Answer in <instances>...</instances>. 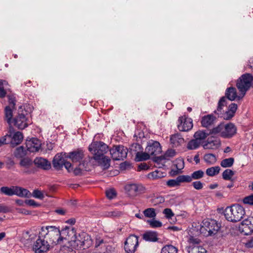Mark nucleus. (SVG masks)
Wrapping results in <instances>:
<instances>
[{
  "instance_id": "obj_1",
  "label": "nucleus",
  "mask_w": 253,
  "mask_h": 253,
  "mask_svg": "<svg viewBox=\"0 0 253 253\" xmlns=\"http://www.w3.org/2000/svg\"><path fill=\"white\" fill-rule=\"evenodd\" d=\"M66 159L69 160L65 165L67 171L75 175H81L84 171V163L81 161L84 158V154L82 152L75 151L66 154Z\"/></svg>"
},
{
  "instance_id": "obj_2",
  "label": "nucleus",
  "mask_w": 253,
  "mask_h": 253,
  "mask_svg": "<svg viewBox=\"0 0 253 253\" xmlns=\"http://www.w3.org/2000/svg\"><path fill=\"white\" fill-rule=\"evenodd\" d=\"M192 224L197 225L198 231L204 237H210L215 235L220 229V224L216 220L211 218H206L201 222L195 221Z\"/></svg>"
},
{
  "instance_id": "obj_3",
  "label": "nucleus",
  "mask_w": 253,
  "mask_h": 253,
  "mask_svg": "<svg viewBox=\"0 0 253 253\" xmlns=\"http://www.w3.org/2000/svg\"><path fill=\"white\" fill-rule=\"evenodd\" d=\"M245 208L239 204H233L227 206L223 211L225 218L230 222L237 223L241 221L246 216Z\"/></svg>"
},
{
  "instance_id": "obj_4",
  "label": "nucleus",
  "mask_w": 253,
  "mask_h": 253,
  "mask_svg": "<svg viewBox=\"0 0 253 253\" xmlns=\"http://www.w3.org/2000/svg\"><path fill=\"white\" fill-rule=\"evenodd\" d=\"M60 232L62 243L64 241H67L69 246L73 249L81 248L84 245V242L78 238L74 228L66 226L60 230Z\"/></svg>"
},
{
  "instance_id": "obj_5",
  "label": "nucleus",
  "mask_w": 253,
  "mask_h": 253,
  "mask_svg": "<svg viewBox=\"0 0 253 253\" xmlns=\"http://www.w3.org/2000/svg\"><path fill=\"white\" fill-rule=\"evenodd\" d=\"M41 230L43 232L46 231V235L50 245L54 246L62 244L60 230L59 227L47 226L42 227Z\"/></svg>"
},
{
  "instance_id": "obj_6",
  "label": "nucleus",
  "mask_w": 253,
  "mask_h": 253,
  "mask_svg": "<svg viewBox=\"0 0 253 253\" xmlns=\"http://www.w3.org/2000/svg\"><path fill=\"white\" fill-rule=\"evenodd\" d=\"M237 132V128L235 125L232 123L226 125L220 124L213 128L211 131V134H219L224 138H230L234 135Z\"/></svg>"
},
{
  "instance_id": "obj_7",
  "label": "nucleus",
  "mask_w": 253,
  "mask_h": 253,
  "mask_svg": "<svg viewBox=\"0 0 253 253\" xmlns=\"http://www.w3.org/2000/svg\"><path fill=\"white\" fill-rule=\"evenodd\" d=\"M27 112L25 108H23L22 106L18 110V114L13 120V124L19 129H24L32 123Z\"/></svg>"
},
{
  "instance_id": "obj_8",
  "label": "nucleus",
  "mask_w": 253,
  "mask_h": 253,
  "mask_svg": "<svg viewBox=\"0 0 253 253\" xmlns=\"http://www.w3.org/2000/svg\"><path fill=\"white\" fill-rule=\"evenodd\" d=\"M253 81V76L250 74L242 75L237 81L236 86L240 92V96L243 97L250 88Z\"/></svg>"
},
{
  "instance_id": "obj_9",
  "label": "nucleus",
  "mask_w": 253,
  "mask_h": 253,
  "mask_svg": "<svg viewBox=\"0 0 253 253\" xmlns=\"http://www.w3.org/2000/svg\"><path fill=\"white\" fill-rule=\"evenodd\" d=\"M197 225L195 224H192L191 227H189L186 230L187 236V242L190 245L197 246L200 243V240L197 237L201 235L200 232L198 231Z\"/></svg>"
},
{
  "instance_id": "obj_10",
  "label": "nucleus",
  "mask_w": 253,
  "mask_h": 253,
  "mask_svg": "<svg viewBox=\"0 0 253 253\" xmlns=\"http://www.w3.org/2000/svg\"><path fill=\"white\" fill-rule=\"evenodd\" d=\"M238 230L245 235L252 234L253 233V216H249L242 220L238 225Z\"/></svg>"
},
{
  "instance_id": "obj_11",
  "label": "nucleus",
  "mask_w": 253,
  "mask_h": 253,
  "mask_svg": "<svg viewBox=\"0 0 253 253\" xmlns=\"http://www.w3.org/2000/svg\"><path fill=\"white\" fill-rule=\"evenodd\" d=\"M89 150L93 154V159L95 155H99L100 157L104 155L108 150V146L101 142H92L89 146Z\"/></svg>"
},
{
  "instance_id": "obj_12",
  "label": "nucleus",
  "mask_w": 253,
  "mask_h": 253,
  "mask_svg": "<svg viewBox=\"0 0 253 253\" xmlns=\"http://www.w3.org/2000/svg\"><path fill=\"white\" fill-rule=\"evenodd\" d=\"M50 245L44 239L39 238L32 246V250L35 253H44L50 249Z\"/></svg>"
},
{
  "instance_id": "obj_13",
  "label": "nucleus",
  "mask_w": 253,
  "mask_h": 253,
  "mask_svg": "<svg viewBox=\"0 0 253 253\" xmlns=\"http://www.w3.org/2000/svg\"><path fill=\"white\" fill-rule=\"evenodd\" d=\"M193 120L186 115L179 117L177 123L178 129L181 131H187L193 128Z\"/></svg>"
},
{
  "instance_id": "obj_14",
  "label": "nucleus",
  "mask_w": 253,
  "mask_h": 253,
  "mask_svg": "<svg viewBox=\"0 0 253 253\" xmlns=\"http://www.w3.org/2000/svg\"><path fill=\"white\" fill-rule=\"evenodd\" d=\"M110 152L112 159L114 160L119 161L126 158L127 150L123 146H117L112 148Z\"/></svg>"
},
{
  "instance_id": "obj_15",
  "label": "nucleus",
  "mask_w": 253,
  "mask_h": 253,
  "mask_svg": "<svg viewBox=\"0 0 253 253\" xmlns=\"http://www.w3.org/2000/svg\"><path fill=\"white\" fill-rule=\"evenodd\" d=\"M138 246V237L135 235H130L125 243V250L128 253H133Z\"/></svg>"
},
{
  "instance_id": "obj_16",
  "label": "nucleus",
  "mask_w": 253,
  "mask_h": 253,
  "mask_svg": "<svg viewBox=\"0 0 253 253\" xmlns=\"http://www.w3.org/2000/svg\"><path fill=\"white\" fill-rule=\"evenodd\" d=\"M66 156V154L63 153L57 154L54 156L52 161V164L56 169H61L63 166L65 168L66 164L68 162Z\"/></svg>"
},
{
  "instance_id": "obj_17",
  "label": "nucleus",
  "mask_w": 253,
  "mask_h": 253,
  "mask_svg": "<svg viewBox=\"0 0 253 253\" xmlns=\"http://www.w3.org/2000/svg\"><path fill=\"white\" fill-rule=\"evenodd\" d=\"M125 190L130 196H136L143 192L144 188L141 185L131 183L126 184L125 187Z\"/></svg>"
},
{
  "instance_id": "obj_18",
  "label": "nucleus",
  "mask_w": 253,
  "mask_h": 253,
  "mask_svg": "<svg viewBox=\"0 0 253 253\" xmlns=\"http://www.w3.org/2000/svg\"><path fill=\"white\" fill-rule=\"evenodd\" d=\"M23 140V135L20 131L10 130L8 134V142L13 147L20 144Z\"/></svg>"
},
{
  "instance_id": "obj_19",
  "label": "nucleus",
  "mask_w": 253,
  "mask_h": 253,
  "mask_svg": "<svg viewBox=\"0 0 253 253\" xmlns=\"http://www.w3.org/2000/svg\"><path fill=\"white\" fill-rule=\"evenodd\" d=\"M37 236V234L34 231L28 230L23 234L21 241L25 246L29 247L32 241L36 238Z\"/></svg>"
},
{
  "instance_id": "obj_20",
  "label": "nucleus",
  "mask_w": 253,
  "mask_h": 253,
  "mask_svg": "<svg viewBox=\"0 0 253 253\" xmlns=\"http://www.w3.org/2000/svg\"><path fill=\"white\" fill-rule=\"evenodd\" d=\"M27 150L31 152L38 151L41 147V141L35 138H33L26 141Z\"/></svg>"
},
{
  "instance_id": "obj_21",
  "label": "nucleus",
  "mask_w": 253,
  "mask_h": 253,
  "mask_svg": "<svg viewBox=\"0 0 253 253\" xmlns=\"http://www.w3.org/2000/svg\"><path fill=\"white\" fill-rule=\"evenodd\" d=\"M146 151L148 152L150 156H156L161 153L162 149L160 143L157 141H155L147 145Z\"/></svg>"
},
{
  "instance_id": "obj_22",
  "label": "nucleus",
  "mask_w": 253,
  "mask_h": 253,
  "mask_svg": "<svg viewBox=\"0 0 253 253\" xmlns=\"http://www.w3.org/2000/svg\"><path fill=\"white\" fill-rule=\"evenodd\" d=\"M221 145V142L219 138L211 137L209 138L203 145L205 149H216Z\"/></svg>"
},
{
  "instance_id": "obj_23",
  "label": "nucleus",
  "mask_w": 253,
  "mask_h": 253,
  "mask_svg": "<svg viewBox=\"0 0 253 253\" xmlns=\"http://www.w3.org/2000/svg\"><path fill=\"white\" fill-rule=\"evenodd\" d=\"M170 141L173 147L182 145L185 142L184 138L179 133L172 134L170 137Z\"/></svg>"
},
{
  "instance_id": "obj_24",
  "label": "nucleus",
  "mask_w": 253,
  "mask_h": 253,
  "mask_svg": "<svg viewBox=\"0 0 253 253\" xmlns=\"http://www.w3.org/2000/svg\"><path fill=\"white\" fill-rule=\"evenodd\" d=\"M35 165L39 168L48 170L51 168V164L50 162L45 159L42 158H37L34 160Z\"/></svg>"
},
{
  "instance_id": "obj_25",
  "label": "nucleus",
  "mask_w": 253,
  "mask_h": 253,
  "mask_svg": "<svg viewBox=\"0 0 253 253\" xmlns=\"http://www.w3.org/2000/svg\"><path fill=\"white\" fill-rule=\"evenodd\" d=\"M103 169H107L110 166V160L104 155L100 157L99 155H95L94 159Z\"/></svg>"
},
{
  "instance_id": "obj_26",
  "label": "nucleus",
  "mask_w": 253,
  "mask_h": 253,
  "mask_svg": "<svg viewBox=\"0 0 253 253\" xmlns=\"http://www.w3.org/2000/svg\"><path fill=\"white\" fill-rule=\"evenodd\" d=\"M226 95L227 97L231 101L235 100L237 98L243 97L240 96V92H239V94H238L236 88L232 87H229L226 89Z\"/></svg>"
},
{
  "instance_id": "obj_27",
  "label": "nucleus",
  "mask_w": 253,
  "mask_h": 253,
  "mask_svg": "<svg viewBox=\"0 0 253 253\" xmlns=\"http://www.w3.org/2000/svg\"><path fill=\"white\" fill-rule=\"evenodd\" d=\"M15 195L22 198H30L32 197V193L26 188L16 186Z\"/></svg>"
},
{
  "instance_id": "obj_28",
  "label": "nucleus",
  "mask_w": 253,
  "mask_h": 253,
  "mask_svg": "<svg viewBox=\"0 0 253 253\" xmlns=\"http://www.w3.org/2000/svg\"><path fill=\"white\" fill-rule=\"evenodd\" d=\"M237 109V105L232 103L229 105L228 110L224 114L223 118L225 120H229L232 118Z\"/></svg>"
},
{
  "instance_id": "obj_29",
  "label": "nucleus",
  "mask_w": 253,
  "mask_h": 253,
  "mask_svg": "<svg viewBox=\"0 0 253 253\" xmlns=\"http://www.w3.org/2000/svg\"><path fill=\"white\" fill-rule=\"evenodd\" d=\"M214 120L215 118L212 115L205 116L201 120L202 126L206 127H208L213 123Z\"/></svg>"
},
{
  "instance_id": "obj_30",
  "label": "nucleus",
  "mask_w": 253,
  "mask_h": 253,
  "mask_svg": "<svg viewBox=\"0 0 253 253\" xmlns=\"http://www.w3.org/2000/svg\"><path fill=\"white\" fill-rule=\"evenodd\" d=\"M143 237L146 241L156 242L158 241L157 233L156 232H147L143 234Z\"/></svg>"
},
{
  "instance_id": "obj_31",
  "label": "nucleus",
  "mask_w": 253,
  "mask_h": 253,
  "mask_svg": "<svg viewBox=\"0 0 253 253\" xmlns=\"http://www.w3.org/2000/svg\"><path fill=\"white\" fill-rule=\"evenodd\" d=\"M0 192L7 196L15 195L16 186H12L10 187L4 186L0 188Z\"/></svg>"
},
{
  "instance_id": "obj_32",
  "label": "nucleus",
  "mask_w": 253,
  "mask_h": 253,
  "mask_svg": "<svg viewBox=\"0 0 253 253\" xmlns=\"http://www.w3.org/2000/svg\"><path fill=\"white\" fill-rule=\"evenodd\" d=\"M208 135V133L205 130H198L194 133L193 137L200 142V141L204 140Z\"/></svg>"
},
{
  "instance_id": "obj_33",
  "label": "nucleus",
  "mask_w": 253,
  "mask_h": 253,
  "mask_svg": "<svg viewBox=\"0 0 253 253\" xmlns=\"http://www.w3.org/2000/svg\"><path fill=\"white\" fill-rule=\"evenodd\" d=\"M178 249L172 245H167L164 246L161 249L160 253H177Z\"/></svg>"
},
{
  "instance_id": "obj_34",
  "label": "nucleus",
  "mask_w": 253,
  "mask_h": 253,
  "mask_svg": "<svg viewBox=\"0 0 253 253\" xmlns=\"http://www.w3.org/2000/svg\"><path fill=\"white\" fill-rule=\"evenodd\" d=\"M164 176V173L160 170H156L147 174V177L151 180H156Z\"/></svg>"
},
{
  "instance_id": "obj_35",
  "label": "nucleus",
  "mask_w": 253,
  "mask_h": 253,
  "mask_svg": "<svg viewBox=\"0 0 253 253\" xmlns=\"http://www.w3.org/2000/svg\"><path fill=\"white\" fill-rule=\"evenodd\" d=\"M204 160L205 162L210 165L215 164L217 161L216 156L212 154H207L204 155Z\"/></svg>"
},
{
  "instance_id": "obj_36",
  "label": "nucleus",
  "mask_w": 253,
  "mask_h": 253,
  "mask_svg": "<svg viewBox=\"0 0 253 253\" xmlns=\"http://www.w3.org/2000/svg\"><path fill=\"white\" fill-rule=\"evenodd\" d=\"M220 170L219 166H215L206 169V174L210 176H214L218 174Z\"/></svg>"
},
{
  "instance_id": "obj_37",
  "label": "nucleus",
  "mask_w": 253,
  "mask_h": 253,
  "mask_svg": "<svg viewBox=\"0 0 253 253\" xmlns=\"http://www.w3.org/2000/svg\"><path fill=\"white\" fill-rule=\"evenodd\" d=\"M192 246H189L188 248V253H206V250L202 247L201 246H194V247H191Z\"/></svg>"
},
{
  "instance_id": "obj_38",
  "label": "nucleus",
  "mask_w": 253,
  "mask_h": 253,
  "mask_svg": "<svg viewBox=\"0 0 253 253\" xmlns=\"http://www.w3.org/2000/svg\"><path fill=\"white\" fill-rule=\"evenodd\" d=\"M234 163L233 158H229L223 159L220 162V166L224 168L231 167Z\"/></svg>"
},
{
  "instance_id": "obj_39",
  "label": "nucleus",
  "mask_w": 253,
  "mask_h": 253,
  "mask_svg": "<svg viewBox=\"0 0 253 253\" xmlns=\"http://www.w3.org/2000/svg\"><path fill=\"white\" fill-rule=\"evenodd\" d=\"M200 145V142L194 138L188 142L187 145V148L189 150H194L197 149Z\"/></svg>"
},
{
  "instance_id": "obj_40",
  "label": "nucleus",
  "mask_w": 253,
  "mask_h": 253,
  "mask_svg": "<svg viewBox=\"0 0 253 253\" xmlns=\"http://www.w3.org/2000/svg\"><path fill=\"white\" fill-rule=\"evenodd\" d=\"M150 155L146 151L145 152H137L136 153V159L137 161L146 160L149 159Z\"/></svg>"
},
{
  "instance_id": "obj_41",
  "label": "nucleus",
  "mask_w": 253,
  "mask_h": 253,
  "mask_svg": "<svg viewBox=\"0 0 253 253\" xmlns=\"http://www.w3.org/2000/svg\"><path fill=\"white\" fill-rule=\"evenodd\" d=\"M235 172L233 170L226 169L222 172V177L224 180H231Z\"/></svg>"
},
{
  "instance_id": "obj_42",
  "label": "nucleus",
  "mask_w": 253,
  "mask_h": 253,
  "mask_svg": "<svg viewBox=\"0 0 253 253\" xmlns=\"http://www.w3.org/2000/svg\"><path fill=\"white\" fill-rule=\"evenodd\" d=\"M12 108L10 106H6L5 108V117L7 123L10 124L12 123Z\"/></svg>"
},
{
  "instance_id": "obj_43",
  "label": "nucleus",
  "mask_w": 253,
  "mask_h": 253,
  "mask_svg": "<svg viewBox=\"0 0 253 253\" xmlns=\"http://www.w3.org/2000/svg\"><path fill=\"white\" fill-rule=\"evenodd\" d=\"M143 214L145 217L148 218H155L156 216V210L154 208H148L143 211Z\"/></svg>"
},
{
  "instance_id": "obj_44",
  "label": "nucleus",
  "mask_w": 253,
  "mask_h": 253,
  "mask_svg": "<svg viewBox=\"0 0 253 253\" xmlns=\"http://www.w3.org/2000/svg\"><path fill=\"white\" fill-rule=\"evenodd\" d=\"M32 164V160L29 158H22L20 162V166L25 168H29Z\"/></svg>"
},
{
  "instance_id": "obj_45",
  "label": "nucleus",
  "mask_w": 253,
  "mask_h": 253,
  "mask_svg": "<svg viewBox=\"0 0 253 253\" xmlns=\"http://www.w3.org/2000/svg\"><path fill=\"white\" fill-rule=\"evenodd\" d=\"M147 222L152 228H158L162 226V223L160 221L156 219L155 218L151 220H148Z\"/></svg>"
},
{
  "instance_id": "obj_46",
  "label": "nucleus",
  "mask_w": 253,
  "mask_h": 253,
  "mask_svg": "<svg viewBox=\"0 0 253 253\" xmlns=\"http://www.w3.org/2000/svg\"><path fill=\"white\" fill-rule=\"evenodd\" d=\"M32 196L35 198L40 200H42L44 197L43 192L39 190L38 189H36L33 190Z\"/></svg>"
},
{
  "instance_id": "obj_47",
  "label": "nucleus",
  "mask_w": 253,
  "mask_h": 253,
  "mask_svg": "<svg viewBox=\"0 0 253 253\" xmlns=\"http://www.w3.org/2000/svg\"><path fill=\"white\" fill-rule=\"evenodd\" d=\"M242 203L245 205L253 206V194L248 195L243 198Z\"/></svg>"
},
{
  "instance_id": "obj_48",
  "label": "nucleus",
  "mask_w": 253,
  "mask_h": 253,
  "mask_svg": "<svg viewBox=\"0 0 253 253\" xmlns=\"http://www.w3.org/2000/svg\"><path fill=\"white\" fill-rule=\"evenodd\" d=\"M25 155L26 151L22 146L17 148L14 152V156L17 158H22Z\"/></svg>"
},
{
  "instance_id": "obj_49",
  "label": "nucleus",
  "mask_w": 253,
  "mask_h": 253,
  "mask_svg": "<svg viewBox=\"0 0 253 253\" xmlns=\"http://www.w3.org/2000/svg\"><path fill=\"white\" fill-rule=\"evenodd\" d=\"M177 177L179 179L180 184L181 183H189L192 181V177H191V175H181L177 176Z\"/></svg>"
},
{
  "instance_id": "obj_50",
  "label": "nucleus",
  "mask_w": 253,
  "mask_h": 253,
  "mask_svg": "<svg viewBox=\"0 0 253 253\" xmlns=\"http://www.w3.org/2000/svg\"><path fill=\"white\" fill-rule=\"evenodd\" d=\"M106 195L109 199H113L116 197V191L113 188H110L106 191Z\"/></svg>"
},
{
  "instance_id": "obj_51",
  "label": "nucleus",
  "mask_w": 253,
  "mask_h": 253,
  "mask_svg": "<svg viewBox=\"0 0 253 253\" xmlns=\"http://www.w3.org/2000/svg\"><path fill=\"white\" fill-rule=\"evenodd\" d=\"M167 184L170 187H177L180 185L179 179L177 177L175 179H170L167 182Z\"/></svg>"
},
{
  "instance_id": "obj_52",
  "label": "nucleus",
  "mask_w": 253,
  "mask_h": 253,
  "mask_svg": "<svg viewBox=\"0 0 253 253\" xmlns=\"http://www.w3.org/2000/svg\"><path fill=\"white\" fill-rule=\"evenodd\" d=\"M204 174V171L202 170H199L193 172L191 175L192 180L193 179H198L203 177Z\"/></svg>"
},
{
  "instance_id": "obj_53",
  "label": "nucleus",
  "mask_w": 253,
  "mask_h": 253,
  "mask_svg": "<svg viewBox=\"0 0 253 253\" xmlns=\"http://www.w3.org/2000/svg\"><path fill=\"white\" fill-rule=\"evenodd\" d=\"M174 165L178 170H181L184 167L183 160L182 159H177L175 162Z\"/></svg>"
},
{
  "instance_id": "obj_54",
  "label": "nucleus",
  "mask_w": 253,
  "mask_h": 253,
  "mask_svg": "<svg viewBox=\"0 0 253 253\" xmlns=\"http://www.w3.org/2000/svg\"><path fill=\"white\" fill-rule=\"evenodd\" d=\"M163 213L165 214V217L168 219L171 218L174 214L170 209L167 208L164 210Z\"/></svg>"
},
{
  "instance_id": "obj_55",
  "label": "nucleus",
  "mask_w": 253,
  "mask_h": 253,
  "mask_svg": "<svg viewBox=\"0 0 253 253\" xmlns=\"http://www.w3.org/2000/svg\"><path fill=\"white\" fill-rule=\"evenodd\" d=\"M25 203L26 205L34 208L40 207L41 206L40 204L36 202L35 201L32 199L26 200L25 201Z\"/></svg>"
},
{
  "instance_id": "obj_56",
  "label": "nucleus",
  "mask_w": 253,
  "mask_h": 253,
  "mask_svg": "<svg viewBox=\"0 0 253 253\" xmlns=\"http://www.w3.org/2000/svg\"><path fill=\"white\" fill-rule=\"evenodd\" d=\"M226 99L224 97H222L218 102V107H217V111H221L223 107L226 105Z\"/></svg>"
},
{
  "instance_id": "obj_57",
  "label": "nucleus",
  "mask_w": 253,
  "mask_h": 253,
  "mask_svg": "<svg viewBox=\"0 0 253 253\" xmlns=\"http://www.w3.org/2000/svg\"><path fill=\"white\" fill-rule=\"evenodd\" d=\"M192 185L194 188L196 190L202 189L203 187V183L200 181H196L193 182Z\"/></svg>"
},
{
  "instance_id": "obj_58",
  "label": "nucleus",
  "mask_w": 253,
  "mask_h": 253,
  "mask_svg": "<svg viewBox=\"0 0 253 253\" xmlns=\"http://www.w3.org/2000/svg\"><path fill=\"white\" fill-rule=\"evenodd\" d=\"M10 211V210L8 207L3 204H0V212L6 213Z\"/></svg>"
},
{
  "instance_id": "obj_59",
  "label": "nucleus",
  "mask_w": 253,
  "mask_h": 253,
  "mask_svg": "<svg viewBox=\"0 0 253 253\" xmlns=\"http://www.w3.org/2000/svg\"><path fill=\"white\" fill-rule=\"evenodd\" d=\"M18 212L20 213L24 214V215H30L31 214L32 212L31 211L27 210L24 209H20L18 210Z\"/></svg>"
},
{
  "instance_id": "obj_60",
  "label": "nucleus",
  "mask_w": 253,
  "mask_h": 253,
  "mask_svg": "<svg viewBox=\"0 0 253 253\" xmlns=\"http://www.w3.org/2000/svg\"><path fill=\"white\" fill-rule=\"evenodd\" d=\"M7 138L8 139V134H6L0 138V146L7 143Z\"/></svg>"
},
{
  "instance_id": "obj_61",
  "label": "nucleus",
  "mask_w": 253,
  "mask_h": 253,
  "mask_svg": "<svg viewBox=\"0 0 253 253\" xmlns=\"http://www.w3.org/2000/svg\"><path fill=\"white\" fill-rule=\"evenodd\" d=\"M245 247L247 249L253 248V239H251L245 243Z\"/></svg>"
},
{
  "instance_id": "obj_62",
  "label": "nucleus",
  "mask_w": 253,
  "mask_h": 253,
  "mask_svg": "<svg viewBox=\"0 0 253 253\" xmlns=\"http://www.w3.org/2000/svg\"><path fill=\"white\" fill-rule=\"evenodd\" d=\"M122 214V213L121 211H111L109 213L110 216H114V217L120 216Z\"/></svg>"
},
{
  "instance_id": "obj_63",
  "label": "nucleus",
  "mask_w": 253,
  "mask_h": 253,
  "mask_svg": "<svg viewBox=\"0 0 253 253\" xmlns=\"http://www.w3.org/2000/svg\"><path fill=\"white\" fill-rule=\"evenodd\" d=\"M130 167H131V165L130 164H129L126 163H122L121 165V169H126L127 168H130Z\"/></svg>"
},
{
  "instance_id": "obj_64",
  "label": "nucleus",
  "mask_w": 253,
  "mask_h": 253,
  "mask_svg": "<svg viewBox=\"0 0 253 253\" xmlns=\"http://www.w3.org/2000/svg\"><path fill=\"white\" fill-rule=\"evenodd\" d=\"M168 229L172 230L173 231H178L181 230L180 228L175 226H169L168 228Z\"/></svg>"
}]
</instances>
